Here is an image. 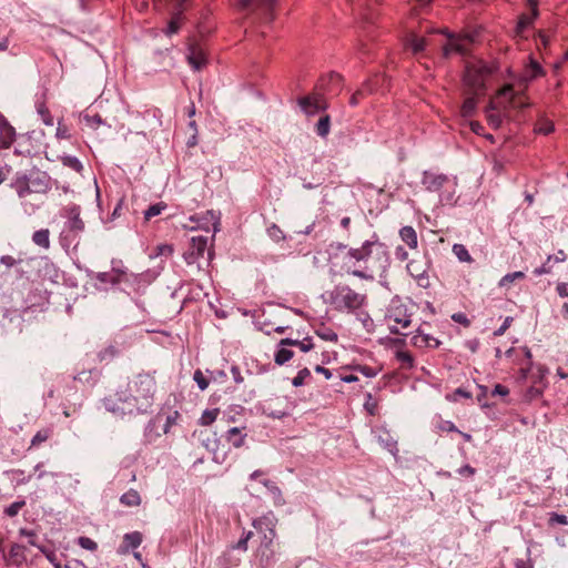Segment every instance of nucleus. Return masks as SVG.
<instances>
[{"label":"nucleus","instance_id":"49","mask_svg":"<svg viewBox=\"0 0 568 568\" xmlns=\"http://www.w3.org/2000/svg\"><path fill=\"white\" fill-rule=\"evenodd\" d=\"M77 542L81 548L89 551H95L98 549V544L90 537L81 536L78 538Z\"/></svg>","mask_w":568,"mask_h":568},{"label":"nucleus","instance_id":"32","mask_svg":"<svg viewBox=\"0 0 568 568\" xmlns=\"http://www.w3.org/2000/svg\"><path fill=\"white\" fill-rule=\"evenodd\" d=\"M84 224L80 217V211L78 207L70 209L69 229L75 232L82 231Z\"/></svg>","mask_w":568,"mask_h":568},{"label":"nucleus","instance_id":"18","mask_svg":"<svg viewBox=\"0 0 568 568\" xmlns=\"http://www.w3.org/2000/svg\"><path fill=\"white\" fill-rule=\"evenodd\" d=\"M186 59L189 64L196 71L201 70L206 64V55L199 47H191Z\"/></svg>","mask_w":568,"mask_h":568},{"label":"nucleus","instance_id":"27","mask_svg":"<svg viewBox=\"0 0 568 568\" xmlns=\"http://www.w3.org/2000/svg\"><path fill=\"white\" fill-rule=\"evenodd\" d=\"M120 503L126 507H138L142 503V498L138 490L129 489L120 497Z\"/></svg>","mask_w":568,"mask_h":568},{"label":"nucleus","instance_id":"28","mask_svg":"<svg viewBox=\"0 0 568 568\" xmlns=\"http://www.w3.org/2000/svg\"><path fill=\"white\" fill-rule=\"evenodd\" d=\"M544 73L541 65L535 61L534 59H530L529 65L526 68L525 73L521 77L523 82H528L537 77L541 75Z\"/></svg>","mask_w":568,"mask_h":568},{"label":"nucleus","instance_id":"31","mask_svg":"<svg viewBox=\"0 0 568 568\" xmlns=\"http://www.w3.org/2000/svg\"><path fill=\"white\" fill-rule=\"evenodd\" d=\"M276 0H240L237 7L240 10L246 9L251 4H256L260 8L273 9Z\"/></svg>","mask_w":568,"mask_h":568},{"label":"nucleus","instance_id":"4","mask_svg":"<svg viewBox=\"0 0 568 568\" xmlns=\"http://www.w3.org/2000/svg\"><path fill=\"white\" fill-rule=\"evenodd\" d=\"M325 301L337 312L353 313L365 304L366 295L339 284L325 293Z\"/></svg>","mask_w":568,"mask_h":568},{"label":"nucleus","instance_id":"56","mask_svg":"<svg viewBox=\"0 0 568 568\" xmlns=\"http://www.w3.org/2000/svg\"><path fill=\"white\" fill-rule=\"evenodd\" d=\"M37 548L45 556V558L54 566V568H61V562L58 560L53 551L48 550L43 546H37Z\"/></svg>","mask_w":568,"mask_h":568},{"label":"nucleus","instance_id":"61","mask_svg":"<svg viewBox=\"0 0 568 568\" xmlns=\"http://www.w3.org/2000/svg\"><path fill=\"white\" fill-rule=\"evenodd\" d=\"M19 534H20L21 536L27 537V538L29 539V544H30L31 546H33V547L39 546V545L36 542V532H34L33 530H29V529H27V528H21V529L19 530Z\"/></svg>","mask_w":568,"mask_h":568},{"label":"nucleus","instance_id":"37","mask_svg":"<svg viewBox=\"0 0 568 568\" xmlns=\"http://www.w3.org/2000/svg\"><path fill=\"white\" fill-rule=\"evenodd\" d=\"M386 437H378L381 445L387 449L392 455L396 456L398 453L397 440L394 439L388 433H385Z\"/></svg>","mask_w":568,"mask_h":568},{"label":"nucleus","instance_id":"34","mask_svg":"<svg viewBox=\"0 0 568 568\" xmlns=\"http://www.w3.org/2000/svg\"><path fill=\"white\" fill-rule=\"evenodd\" d=\"M284 343H290L291 346H296L304 353L310 352L314 347V344H313V341L311 337H305L301 341L292 339V338H284Z\"/></svg>","mask_w":568,"mask_h":568},{"label":"nucleus","instance_id":"12","mask_svg":"<svg viewBox=\"0 0 568 568\" xmlns=\"http://www.w3.org/2000/svg\"><path fill=\"white\" fill-rule=\"evenodd\" d=\"M471 39L469 37H454L449 36L448 42L443 47L445 57L453 53L466 54L469 50Z\"/></svg>","mask_w":568,"mask_h":568},{"label":"nucleus","instance_id":"47","mask_svg":"<svg viewBox=\"0 0 568 568\" xmlns=\"http://www.w3.org/2000/svg\"><path fill=\"white\" fill-rule=\"evenodd\" d=\"M534 130L536 133L547 135L554 131V124H552V122H550L548 120H540L536 124Z\"/></svg>","mask_w":568,"mask_h":568},{"label":"nucleus","instance_id":"55","mask_svg":"<svg viewBox=\"0 0 568 568\" xmlns=\"http://www.w3.org/2000/svg\"><path fill=\"white\" fill-rule=\"evenodd\" d=\"M26 505L24 500H18L12 504H10L6 509L4 514L9 517H14L18 515L20 509Z\"/></svg>","mask_w":568,"mask_h":568},{"label":"nucleus","instance_id":"19","mask_svg":"<svg viewBox=\"0 0 568 568\" xmlns=\"http://www.w3.org/2000/svg\"><path fill=\"white\" fill-rule=\"evenodd\" d=\"M567 258L565 252L562 250H559L556 254L549 255L546 260V262L540 266L537 267L534 273L537 276L549 274L552 270L554 263H561L565 262Z\"/></svg>","mask_w":568,"mask_h":568},{"label":"nucleus","instance_id":"36","mask_svg":"<svg viewBox=\"0 0 568 568\" xmlns=\"http://www.w3.org/2000/svg\"><path fill=\"white\" fill-rule=\"evenodd\" d=\"M406 43L414 53L422 52L426 47V40L415 34L409 36Z\"/></svg>","mask_w":568,"mask_h":568},{"label":"nucleus","instance_id":"40","mask_svg":"<svg viewBox=\"0 0 568 568\" xmlns=\"http://www.w3.org/2000/svg\"><path fill=\"white\" fill-rule=\"evenodd\" d=\"M331 129V119L328 115L322 116L316 124V132L320 136L326 138Z\"/></svg>","mask_w":568,"mask_h":568},{"label":"nucleus","instance_id":"52","mask_svg":"<svg viewBox=\"0 0 568 568\" xmlns=\"http://www.w3.org/2000/svg\"><path fill=\"white\" fill-rule=\"evenodd\" d=\"M445 181V176L438 175L426 179L425 183L427 184L428 190L436 191L443 185Z\"/></svg>","mask_w":568,"mask_h":568},{"label":"nucleus","instance_id":"15","mask_svg":"<svg viewBox=\"0 0 568 568\" xmlns=\"http://www.w3.org/2000/svg\"><path fill=\"white\" fill-rule=\"evenodd\" d=\"M298 104L307 115H314L318 111L326 109L325 102L318 97H307L300 99Z\"/></svg>","mask_w":568,"mask_h":568},{"label":"nucleus","instance_id":"14","mask_svg":"<svg viewBox=\"0 0 568 568\" xmlns=\"http://www.w3.org/2000/svg\"><path fill=\"white\" fill-rule=\"evenodd\" d=\"M412 343L414 346L419 348H436L440 344L436 337L429 333H426L422 327H419L413 335Z\"/></svg>","mask_w":568,"mask_h":568},{"label":"nucleus","instance_id":"5","mask_svg":"<svg viewBox=\"0 0 568 568\" xmlns=\"http://www.w3.org/2000/svg\"><path fill=\"white\" fill-rule=\"evenodd\" d=\"M189 221L192 225H184L190 231H203L211 233L210 242H214L215 234L220 231L221 214L214 210H207L203 214L192 215Z\"/></svg>","mask_w":568,"mask_h":568},{"label":"nucleus","instance_id":"48","mask_svg":"<svg viewBox=\"0 0 568 568\" xmlns=\"http://www.w3.org/2000/svg\"><path fill=\"white\" fill-rule=\"evenodd\" d=\"M477 102L474 98H467L462 105V115L469 116L474 113Z\"/></svg>","mask_w":568,"mask_h":568},{"label":"nucleus","instance_id":"64","mask_svg":"<svg viewBox=\"0 0 568 568\" xmlns=\"http://www.w3.org/2000/svg\"><path fill=\"white\" fill-rule=\"evenodd\" d=\"M173 253V247L172 245H169V244H160L156 246V256L159 255H172Z\"/></svg>","mask_w":568,"mask_h":568},{"label":"nucleus","instance_id":"59","mask_svg":"<svg viewBox=\"0 0 568 568\" xmlns=\"http://www.w3.org/2000/svg\"><path fill=\"white\" fill-rule=\"evenodd\" d=\"M549 524L550 525H555V524L567 525L568 524V519H567V517L565 515L557 514V513H550V515H549Z\"/></svg>","mask_w":568,"mask_h":568},{"label":"nucleus","instance_id":"13","mask_svg":"<svg viewBox=\"0 0 568 568\" xmlns=\"http://www.w3.org/2000/svg\"><path fill=\"white\" fill-rule=\"evenodd\" d=\"M225 440L229 445L240 448L245 444L247 437V428L245 425L234 426L226 430Z\"/></svg>","mask_w":568,"mask_h":568},{"label":"nucleus","instance_id":"63","mask_svg":"<svg viewBox=\"0 0 568 568\" xmlns=\"http://www.w3.org/2000/svg\"><path fill=\"white\" fill-rule=\"evenodd\" d=\"M438 429L442 430V432H458L457 427L455 426V424L450 420H443L439 425H438Z\"/></svg>","mask_w":568,"mask_h":568},{"label":"nucleus","instance_id":"41","mask_svg":"<svg viewBox=\"0 0 568 568\" xmlns=\"http://www.w3.org/2000/svg\"><path fill=\"white\" fill-rule=\"evenodd\" d=\"M525 277V274L524 272L521 271H517V272H513V273H508L506 274L505 276H503L498 283V285L500 287H508L510 286V284L514 283V281L516 280H521Z\"/></svg>","mask_w":568,"mask_h":568},{"label":"nucleus","instance_id":"25","mask_svg":"<svg viewBox=\"0 0 568 568\" xmlns=\"http://www.w3.org/2000/svg\"><path fill=\"white\" fill-rule=\"evenodd\" d=\"M30 176L29 175H21L17 176L16 180L12 183V187L16 190L19 197H26L27 195L31 194L30 189Z\"/></svg>","mask_w":568,"mask_h":568},{"label":"nucleus","instance_id":"20","mask_svg":"<svg viewBox=\"0 0 568 568\" xmlns=\"http://www.w3.org/2000/svg\"><path fill=\"white\" fill-rule=\"evenodd\" d=\"M527 2L531 8V14L520 17V19L517 23V27H516L517 33H521L525 29L530 27L532 24L534 20L538 17L537 0H527Z\"/></svg>","mask_w":568,"mask_h":568},{"label":"nucleus","instance_id":"11","mask_svg":"<svg viewBox=\"0 0 568 568\" xmlns=\"http://www.w3.org/2000/svg\"><path fill=\"white\" fill-rule=\"evenodd\" d=\"M386 318L388 322L400 325L402 327H407L410 324V314L407 312V308L399 301H393Z\"/></svg>","mask_w":568,"mask_h":568},{"label":"nucleus","instance_id":"53","mask_svg":"<svg viewBox=\"0 0 568 568\" xmlns=\"http://www.w3.org/2000/svg\"><path fill=\"white\" fill-rule=\"evenodd\" d=\"M471 393L464 389V388H457L455 389L452 394H448L446 395V399L448 402H456L459 397H463V398H471Z\"/></svg>","mask_w":568,"mask_h":568},{"label":"nucleus","instance_id":"7","mask_svg":"<svg viewBox=\"0 0 568 568\" xmlns=\"http://www.w3.org/2000/svg\"><path fill=\"white\" fill-rule=\"evenodd\" d=\"M209 237L203 235L192 236L190 240V246L187 251L184 253V261L191 264H199L200 260L204 257L205 253L207 254L209 261L212 260V246L213 242L209 244Z\"/></svg>","mask_w":568,"mask_h":568},{"label":"nucleus","instance_id":"6","mask_svg":"<svg viewBox=\"0 0 568 568\" xmlns=\"http://www.w3.org/2000/svg\"><path fill=\"white\" fill-rule=\"evenodd\" d=\"M493 72V67L488 65L483 61L469 62L466 65L464 82L474 92H477L484 89L486 80L490 77Z\"/></svg>","mask_w":568,"mask_h":568},{"label":"nucleus","instance_id":"3","mask_svg":"<svg viewBox=\"0 0 568 568\" xmlns=\"http://www.w3.org/2000/svg\"><path fill=\"white\" fill-rule=\"evenodd\" d=\"M276 524L277 519L273 513L265 514L253 521L255 529L253 537L257 541L255 558L263 568H267L274 561L275 552L272 545L276 537Z\"/></svg>","mask_w":568,"mask_h":568},{"label":"nucleus","instance_id":"50","mask_svg":"<svg viewBox=\"0 0 568 568\" xmlns=\"http://www.w3.org/2000/svg\"><path fill=\"white\" fill-rule=\"evenodd\" d=\"M311 376V372L308 368H303L297 372L296 376L292 379V385L294 387H301L304 385L305 379Z\"/></svg>","mask_w":568,"mask_h":568},{"label":"nucleus","instance_id":"8","mask_svg":"<svg viewBox=\"0 0 568 568\" xmlns=\"http://www.w3.org/2000/svg\"><path fill=\"white\" fill-rule=\"evenodd\" d=\"M263 412L273 418H282L293 409V400L285 395H274L263 402Z\"/></svg>","mask_w":568,"mask_h":568},{"label":"nucleus","instance_id":"29","mask_svg":"<svg viewBox=\"0 0 568 568\" xmlns=\"http://www.w3.org/2000/svg\"><path fill=\"white\" fill-rule=\"evenodd\" d=\"M36 245L48 250L50 247V232L48 229L38 230L32 235Z\"/></svg>","mask_w":568,"mask_h":568},{"label":"nucleus","instance_id":"62","mask_svg":"<svg viewBox=\"0 0 568 568\" xmlns=\"http://www.w3.org/2000/svg\"><path fill=\"white\" fill-rule=\"evenodd\" d=\"M55 135L58 139L70 138L69 129L65 125H63L60 121L58 122Z\"/></svg>","mask_w":568,"mask_h":568},{"label":"nucleus","instance_id":"16","mask_svg":"<svg viewBox=\"0 0 568 568\" xmlns=\"http://www.w3.org/2000/svg\"><path fill=\"white\" fill-rule=\"evenodd\" d=\"M16 140V130L7 121V119L0 114V146L9 148Z\"/></svg>","mask_w":568,"mask_h":568},{"label":"nucleus","instance_id":"24","mask_svg":"<svg viewBox=\"0 0 568 568\" xmlns=\"http://www.w3.org/2000/svg\"><path fill=\"white\" fill-rule=\"evenodd\" d=\"M29 176L31 193H45L49 190V183L44 174L32 173Z\"/></svg>","mask_w":568,"mask_h":568},{"label":"nucleus","instance_id":"57","mask_svg":"<svg viewBox=\"0 0 568 568\" xmlns=\"http://www.w3.org/2000/svg\"><path fill=\"white\" fill-rule=\"evenodd\" d=\"M22 262L21 258H16L12 255H2L0 257V264L4 265L7 268H12Z\"/></svg>","mask_w":568,"mask_h":568},{"label":"nucleus","instance_id":"26","mask_svg":"<svg viewBox=\"0 0 568 568\" xmlns=\"http://www.w3.org/2000/svg\"><path fill=\"white\" fill-rule=\"evenodd\" d=\"M142 542V534L132 531L123 536L122 552H128L130 549H136Z\"/></svg>","mask_w":568,"mask_h":568},{"label":"nucleus","instance_id":"1","mask_svg":"<svg viewBox=\"0 0 568 568\" xmlns=\"http://www.w3.org/2000/svg\"><path fill=\"white\" fill-rule=\"evenodd\" d=\"M326 252L332 274L353 275L362 280H373V268H384L389 262L386 245L377 240L365 241L357 248L332 244Z\"/></svg>","mask_w":568,"mask_h":568},{"label":"nucleus","instance_id":"10","mask_svg":"<svg viewBox=\"0 0 568 568\" xmlns=\"http://www.w3.org/2000/svg\"><path fill=\"white\" fill-rule=\"evenodd\" d=\"M491 103H495L496 106L501 108L504 110L511 108H525L527 105L525 102L516 101V93L514 92L511 84L503 87L498 91L495 101H493Z\"/></svg>","mask_w":568,"mask_h":568},{"label":"nucleus","instance_id":"17","mask_svg":"<svg viewBox=\"0 0 568 568\" xmlns=\"http://www.w3.org/2000/svg\"><path fill=\"white\" fill-rule=\"evenodd\" d=\"M26 547L20 544L11 545L7 557V564L20 567L26 562Z\"/></svg>","mask_w":568,"mask_h":568},{"label":"nucleus","instance_id":"22","mask_svg":"<svg viewBox=\"0 0 568 568\" xmlns=\"http://www.w3.org/2000/svg\"><path fill=\"white\" fill-rule=\"evenodd\" d=\"M400 240L407 244L410 250H416L418 247V236L415 229L410 225L403 226L399 230Z\"/></svg>","mask_w":568,"mask_h":568},{"label":"nucleus","instance_id":"45","mask_svg":"<svg viewBox=\"0 0 568 568\" xmlns=\"http://www.w3.org/2000/svg\"><path fill=\"white\" fill-rule=\"evenodd\" d=\"M396 358L406 367V368H413L414 367V357L409 352L406 351H397L396 352Z\"/></svg>","mask_w":568,"mask_h":568},{"label":"nucleus","instance_id":"60","mask_svg":"<svg viewBox=\"0 0 568 568\" xmlns=\"http://www.w3.org/2000/svg\"><path fill=\"white\" fill-rule=\"evenodd\" d=\"M364 407L371 415H374L376 413L377 403L374 400L372 394L369 393L366 395Z\"/></svg>","mask_w":568,"mask_h":568},{"label":"nucleus","instance_id":"33","mask_svg":"<svg viewBox=\"0 0 568 568\" xmlns=\"http://www.w3.org/2000/svg\"><path fill=\"white\" fill-rule=\"evenodd\" d=\"M453 253L459 262L471 263L473 257L464 244L456 243L452 247Z\"/></svg>","mask_w":568,"mask_h":568},{"label":"nucleus","instance_id":"2","mask_svg":"<svg viewBox=\"0 0 568 568\" xmlns=\"http://www.w3.org/2000/svg\"><path fill=\"white\" fill-rule=\"evenodd\" d=\"M158 383L154 373L133 375L124 387L103 399L106 410L113 414H146L152 408Z\"/></svg>","mask_w":568,"mask_h":568},{"label":"nucleus","instance_id":"38","mask_svg":"<svg viewBox=\"0 0 568 568\" xmlns=\"http://www.w3.org/2000/svg\"><path fill=\"white\" fill-rule=\"evenodd\" d=\"M219 413V408L205 409L199 419V424L201 426H209L213 424L216 420Z\"/></svg>","mask_w":568,"mask_h":568},{"label":"nucleus","instance_id":"9","mask_svg":"<svg viewBox=\"0 0 568 568\" xmlns=\"http://www.w3.org/2000/svg\"><path fill=\"white\" fill-rule=\"evenodd\" d=\"M505 357L509 359L514 366H519V372L524 379L527 378L532 368L531 352L528 347L509 348L505 353Z\"/></svg>","mask_w":568,"mask_h":568},{"label":"nucleus","instance_id":"54","mask_svg":"<svg viewBox=\"0 0 568 568\" xmlns=\"http://www.w3.org/2000/svg\"><path fill=\"white\" fill-rule=\"evenodd\" d=\"M6 474L16 479L18 484H26L30 480V476L26 477L22 469H11L6 471Z\"/></svg>","mask_w":568,"mask_h":568},{"label":"nucleus","instance_id":"21","mask_svg":"<svg viewBox=\"0 0 568 568\" xmlns=\"http://www.w3.org/2000/svg\"><path fill=\"white\" fill-rule=\"evenodd\" d=\"M288 346H291V344L284 343V338L277 344V349L274 355V362L277 365H284L293 358L294 352L290 349Z\"/></svg>","mask_w":568,"mask_h":568},{"label":"nucleus","instance_id":"30","mask_svg":"<svg viewBox=\"0 0 568 568\" xmlns=\"http://www.w3.org/2000/svg\"><path fill=\"white\" fill-rule=\"evenodd\" d=\"M51 427H43L39 429L30 442V448L39 447L41 444L45 443L52 436Z\"/></svg>","mask_w":568,"mask_h":568},{"label":"nucleus","instance_id":"43","mask_svg":"<svg viewBox=\"0 0 568 568\" xmlns=\"http://www.w3.org/2000/svg\"><path fill=\"white\" fill-rule=\"evenodd\" d=\"M37 111H38L42 122L45 125H48V126L53 125V118H52L49 109L47 108L45 103H43V102L39 103L37 106Z\"/></svg>","mask_w":568,"mask_h":568},{"label":"nucleus","instance_id":"58","mask_svg":"<svg viewBox=\"0 0 568 568\" xmlns=\"http://www.w3.org/2000/svg\"><path fill=\"white\" fill-rule=\"evenodd\" d=\"M317 335L324 339V341H328V342H337V334L331 329V328H325L323 331H317Z\"/></svg>","mask_w":568,"mask_h":568},{"label":"nucleus","instance_id":"39","mask_svg":"<svg viewBox=\"0 0 568 568\" xmlns=\"http://www.w3.org/2000/svg\"><path fill=\"white\" fill-rule=\"evenodd\" d=\"M497 108L498 106H496L495 103H490L489 109L487 111V121L489 125L493 126L494 129L500 128L503 122L500 114L494 112Z\"/></svg>","mask_w":568,"mask_h":568},{"label":"nucleus","instance_id":"35","mask_svg":"<svg viewBox=\"0 0 568 568\" xmlns=\"http://www.w3.org/2000/svg\"><path fill=\"white\" fill-rule=\"evenodd\" d=\"M166 207L168 205L164 202H158L151 205L143 213L144 221L149 222L152 217L160 215Z\"/></svg>","mask_w":568,"mask_h":568},{"label":"nucleus","instance_id":"44","mask_svg":"<svg viewBox=\"0 0 568 568\" xmlns=\"http://www.w3.org/2000/svg\"><path fill=\"white\" fill-rule=\"evenodd\" d=\"M180 417V413L176 410V409H173L171 410L166 417H165V423H164V427H163V432L164 434H168L171 428L176 425V422Z\"/></svg>","mask_w":568,"mask_h":568},{"label":"nucleus","instance_id":"51","mask_svg":"<svg viewBox=\"0 0 568 568\" xmlns=\"http://www.w3.org/2000/svg\"><path fill=\"white\" fill-rule=\"evenodd\" d=\"M193 381L196 383L200 390H205L210 384L201 369L194 372Z\"/></svg>","mask_w":568,"mask_h":568},{"label":"nucleus","instance_id":"23","mask_svg":"<svg viewBox=\"0 0 568 568\" xmlns=\"http://www.w3.org/2000/svg\"><path fill=\"white\" fill-rule=\"evenodd\" d=\"M406 268L412 277L417 280L419 284H422L424 280H427V270L424 263L412 260L407 263Z\"/></svg>","mask_w":568,"mask_h":568},{"label":"nucleus","instance_id":"46","mask_svg":"<svg viewBox=\"0 0 568 568\" xmlns=\"http://www.w3.org/2000/svg\"><path fill=\"white\" fill-rule=\"evenodd\" d=\"M181 27V12H178L169 22L165 33L168 36L175 34Z\"/></svg>","mask_w":568,"mask_h":568},{"label":"nucleus","instance_id":"42","mask_svg":"<svg viewBox=\"0 0 568 568\" xmlns=\"http://www.w3.org/2000/svg\"><path fill=\"white\" fill-rule=\"evenodd\" d=\"M61 161L64 166H68L78 173L82 172L83 170L81 161L75 156L65 155L62 156Z\"/></svg>","mask_w":568,"mask_h":568}]
</instances>
